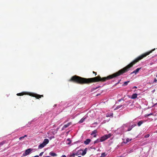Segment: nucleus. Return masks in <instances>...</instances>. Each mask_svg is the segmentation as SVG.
I'll return each instance as SVG.
<instances>
[{"label": "nucleus", "mask_w": 157, "mask_h": 157, "mask_svg": "<svg viewBox=\"0 0 157 157\" xmlns=\"http://www.w3.org/2000/svg\"><path fill=\"white\" fill-rule=\"evenodd\" d=\"M155 50V48L152 50L139 56L126 67L120 69L118 71L109 75L106 77L101 78L100 76H98L94 78H87L75 75L72 77L71 79L69 80V81L82 85L88 84L92 82H104L107 80L116 78L129 71L130 68L132 67L135 63L144 57L149 54Z\"/></svg>", "instance_id": "obj_1"}, {"label": "nucleus", "mask_w": 157, "mask_h": 157, "mask_svg": "<svg viewBox=\"0 0 157 157\" xmlns=\"http://www.w3.org/2000/svg\"><path fill=\"white\" fill-rule=\"evenodd\" d=\"M87 150V148H85L84 150L81 149L76 152L71 153L69 155V156L71 157H74L75 155H78L80 154H81L82 155H84L86 154Z\"/></svg>", "instance_id": "obj_2"}, {"label": "nucleus", "mask_w": 157, "mask_h": 157, "mask_svg": "<svg viewBox=\"0 0 157 157\" xmlns=\"http://www.w3.org/2000/svg\"><path fill=\"white\" fill-rule=\"evenodd\" d=\"M29 95L30 96H32L33 97H35L37 99H39L41 97H43V95H40L33 93H30L29 94Z\"/></svg>", "instance_id": "obj_3"}, {"label": "nucleus", "mask_w": 157, "mask_h": 157, "mask_svg": "<svg viewBox=\"0 0 157 157\" xmlns=\"http://www.w3.org/2000/svg\"><path fill=\"white\" fill-rule=\"evenodd\" d=\"M111 136V135L110 134L105 135L104 136L101 137L100 138L101 141V142L104 141L106 140H107V139H108V138L110 137Z\"/></svg>", "instance_id": "obj_4"}, {"label": "nucleus", "mask_w": 157, "mask_h": 157, "mask_svg": "<svg viewBox=\"0 0 157 157\" xmlns=\"http://www.w3.org/2000/svg\"><path fill=\"white\" fill-rule=\"evenodd\" d=\"M32 151V149L31 148H29L26 150L25 152L23 154V156H25L29 155Z\"/></svg>", "instance_id": "obj_5"}, {"label": "nucleus", "mask_w": 157, "mask_h": 157, "mask_svg": "<svg viewBox=\"0 0 157 157\" xmlns=\"http://www.w3.org/2000/svg\"><path fill=\"white\" fill-rule=\"evenodd\" d=\"M97 130H95L92 132V133L91 134V135H93V137H95L97 136V135L96 134V133H97Z\"/></svg>", "instance_id": "obj_6"}, {"label": "nucleus", "mask_w": 157, "mask_h": 157, "mask_svg": "<svg viewBox=\"0 0 157 157\" xmlns=\"http://www.w3.org/2000/svg\"><path fill=\"white\" fill-rule=\"evenodd\" d=\"M72 124L71 122H70L68 123L67 124H65L64 125L63 128H62V130L64 129L65 128H67V127H69L70 125Z\"/></svg>", "instance_id": "obj_7"}, {"label": "nucleus", "mask_w": 157, "mask_h": 157, "mask_svg": "<svg viewBox=\"0 0 157 157\" xmlns=\"http://www.w3.org/2000/svg\"><path fill=\"white\" fill-rule=\"evenodd\" d=\"M140 69L141 68H138L136 69L135 70L131 72L130 73V75H132L133 74H136Z\"/></svg>", "instance_id": "obj_8"}, {"label": "nucleus", "mask_w": 157, "mask_h": 157, "mask_svg": "<svg viewBox=\"0 0 157 157\" xmlns=\"http://www.w3.org/2000/svg\"><path fill=\"white\" fill-rule=\"evenodd\" d=\"M49 142V140L47 139H44L43 142V143L44 144H45V145H46Z\"/></svg>", "instance_id": "obj_9"}, {"label": "nucleus", "mask_w": 157, "mask_h": 157, "mask_svg": "<svg viewBox=\"0 0 157 157\" xmlns=\"http://www.w3.org/2000/svg\"><path fill=\"white\" fill-rule=\"evenodd\" d=\"M91 141V140L89 139H86L85 141L84 142V143L85 144H88Z\"/></svg>", "instance_id": "obj_10"}, {"label": "nucleus", "mask_w": 157, "mask_h": 157, "mask_svg": "<svg viewBox=\"0 0 157 157\" xmlns=\"http://www.w3.org/2000/svg\"><path fill=\"white\" fill-rule=\"evenodd\" d=\"M137 95L136 94H133L131 97L132 99H134L137 98Z\"/></svg>", "instance_id": "obj_11"}, {"label": "nucleus", "mask_w": 157, "mask_h": 157, "mask_svg": "<svg viewBox=\"0 0 157 157\" xmlns=\"http://www.w3.org/2000/svg\"><path fill=\"white\" fill-rule=\"evenodd\" d=\"M86 117H83L81 120L79 121L78 123L80 124L83 123L86 119Z\"/></svg>", "instance_id": "obj_12"}, {"label": "nucleus", "mask_w": 157, "mask_h": 157, "mask_svg": "<svg viewBox=\"0 0 157 157\" xmlns=\"http://www.w3.org/2000/svg\"><path fill=\"white\" fill-rule=\"evenodd\" d=\"M144 121L143 120H141L139 121V122L137 123V125L138 126H140L142 124Z\"/></svg>", "instance_id": "obj_13"}, {"label": "nucleus", "mask_w": 157, "mask_h": 157, "mask_svg": "<svg viewBox=\"0 0 157 157\" xmlns=\"http://www.w3.org/2000/svg\"><path fill=\"white\" fill-rule=\"evenodd\" d=\"M45 146V144H43V143H42V144H41L39 145L38 148L41 149L44 147Z\"/></svg>", "instance_id": "obj_14"}, {"label": "nucleus", "mask_w": 157, "mask_h": 157, "mask_svg": "<svg viewBox=\"0 0 157 157\" xmlns=\"http://www.w3.org/2000/svg\"><path fill=\"white\" fill-rule=\"evenodd\" d=\"M49 154L52 156H56L57 155L56 153H53L52 152H50L49 153Z\"/></svg>", "instance_id": "obj_15"}, {"label": "nucleus", "mask_w": 157, "mask_h": 157, "mask_svg": "<svg viewBox=\"0 0 157 157\" xmlns=\"http://www.w3.org/2000/svg\"><path fill=\"white\" fill-rule=\"evenodd\" d=\"M26 94L25 92H23L22 93H18L17 94V95L18 96H21Z\"/></svg>", "instance_id": "obj_16"}, {"label": "nucleus", "mask_w": 157, "mask_h": 157, "mask_svg": "<svg viewBox=\"0 0 157 157\" xmlns=\"http://www.w3.org/2000/svg\"><path fill=\"white\" fill-rule=\"evenodd\" d=\"M101 142V140H100V139H97V140H95V141H94V144H95L96 143H99L100 142Z\"/></svg>", "instance_id": "obj_17"}, {"label": "nucleus", "mask_w": 157, "mask_h": 157, "mask_svg": "<svg viewBox=\"0 0 157 157\" xmlns=\"http://www.w3.org/2000/svg\"><path fill=\"white\" fill-rule=\"evenodd\" d=\"M131 140H132V139H129V138H127V139L126 140V141L124 142V143L126 144L128 142H129V141H131Z\"/></svg>", "instance_id": "obj_18"}, {"label": "nucleus", "mask_w": 157, "mask_h": 157, "mask_svg": "<svg viewBox=\"0 0 157 157\" xmlns=\"http://www.w3.org/2000/svg\"><path fill=\"white\" fill-rule=\"evenodd\" d=\"M129 82H130V81H127L126 82H124V84L123 85V86H126L127 85L128 83H129Z\"/></svg>", "instance_id": "obj_19"}, {"label": "nucleus", "mask_w": 157, "mask_h": 157, "mask_svg": "<svg viewBox=\"0 0 157 157\" xmlns=\"http://www.w3.org/2000/svg\"><path fill=\"white\" fill-rule=\"evenodd\" d=\"M106 155V154L105 152L102 153L101 154V157H105Z\"/></svg>", "instance_id": "obj_20"}, {"label": "nucleus", "mask_w": 157, "mask_h": 157, "mask_svg": "<svg viewBox=\"0 0 157 157\" xmlns=\"http://www.w3.org/2000/svg\"><path fill=\"white\" fill-rule=\"evenodd\" d=\"M132 128L131 126H130L128 128V129L126 131H130L131 130Z\"/></svg>", "instance_id": "obj_21"}, {"label": "nucleus", "mask_w": 157, "mask_h": 157, "mask_svg": "<svg viewBox=\"0 0 157 157\" xmlns=\"http://www.w3.org/2000/svg\"><path fill=\"white\" fill-rule=\"evenodd\" d=\"M5 143V141H2L0 143V146L3 145Z\"/></svg>", "instance_id": "obj_22"}, {"label": "nucleus", "mask_w": 157, "mask_h": 157, "mask_svg": "<svg viewBox=\"0 0 157 157\" xmlns=\"http://www.w3.org/2000/svg\"><path fill=\"white\" fill-rule=\"evenodd\" d=\"M122 105H119L118 106H117L115 109V110L116 109H117L119 108H121V107H122Z\"/></svg>", "instance_id": "obj_23"}, {"label": "nucleus", "mask_w": 157, "mask_h": 157, "mask_svg": "<svg viewBox=\"0 0 157 157\" xmlns=\"http://www.w3.org/2000/svg\"><path fill=\"white\" fill-rule=\"evenodd\" d=\"M153 115V114L152 113H150V114H146L145 115V117H148L150 115Z\"/></svg>", "instance_id": "obj_24"}, {"label": "nucleus", "mask_w": 157, "mask_h": 157, "mask_svg": "<svg viewBox=\"0 0 157 157\" xmlns=\"http://www.w3.org/2000/svg\"><path fill=\"white\" fill-rule=\"evenodd\" d=\"M136 126V124H132V125L131 126L133 128L134 127Z\"/></svg>", "instance_id": "obj_25"}, {"label": "nucleus", "mask_w": 157, "mask_h": 157, "mask_svg": "<svg viewBox=\"0 0 157 157\" xmlns=\"http://www.w3.org/2000/svg\"><path fill=\"white\" fill-rule=\"evenodd\" d=\"M150 136V135L149 134H147L144 137L147 138L148 137Z\"/></svg>", "instance_id": "obj_26"}, {"label": "nucleus", "mask_w": 157, "mask_h": 157, "mask_svg": "<svg viewBox=\"0 0 157 157\" xmlns=\"http://www.w3.org/2000/svg\"><path fill=\"white\" fill-rule=\"evenodd\" d=\"M157 81V80L156 78H155L153 81V82L156 83V82Z\"/></svg>", "instance_id": "obj_27"}, {"label": "nucleus", "mask_w": 157, "mask_h": 157, "mask_svg": "<svg viewBox=\"0 0 157 157\" xmlns=\"http://www.w3.org/2000/svg\"><path fill=\"white\" fill-rule=\"evenodd\" d=\"M43 153H44V152H41V153L40 154H39V156H42V155H43Z\"/></svg>", "instance_id": "obj_28"}, {"label": "nucleus", "mask_w": 157, "mask_h": 157, "mask_svg": "<svg viewBox=\"0 0 157 157\" xmlns=\"http://www.w3.org/2000/svg\"><path fill=\"white\" fill-rule=\"evenodd\" d=\"M24 138V136L21 137L19 138V140H21L22 139H23Z\"/></svg>", "instance_id": "obj_29"}, {"label": "nucleus", "mask_w": 157, "mask_h": 157, "mask_svg": "<svg viewBox=\"0 0 157 157\" xmlns=\"http://www.w3.org/2000/svg\"><path fill=\"white\" fill-rule=\"evenodd\" d=\"M93 73H94V74H95V76H96V75H97V73L95 72H94V71H93Z\"/></svg>", "instance_id": "obj_30"}, {"label": "nucleus", "mask_w": 157, "mask_h": 157, "mask_svg": "<svg viewBox=\"0 0 157 157\" xmlns=\"http://www.w3.org/2000/svg\"><path fill=\"white\" fill-rule=\"evenodd\" d=\"M62 157H66V156L65 155H63Z\"/></svg>", "instance_id": "obj_31"}, {"label": "nucleus", "mask_w": 157, "mask_h": 157, "mask_svg": "<svg viewBox=\"0 0 157 157\" xmlns=\"http://www.w3.org/2000/svg\"><path fill=\"white\" fill-rule=\"evenodd\" d=\"M137 87L136 86H134L133 87V88H137Z\"/></svg>", "instance_id": "obj_32"}, {"label": "nucleus", "mask_w": 157, "mask_h": 157, "mask_svg": "<svg viewBox=\"0 0 157 157\" xmlns=\"http://www.w3.org/2000/svg\"><path fill=\"white\" fill-rule=\"evenodd\" d=\"M24 136V138L25 137H26L27 136V135H25V136Z\"/></svg>", "instance_id": "obj_33"}, {"label": "nucleus", "mask_w": 157, "mask_h": 157, "mask_svg": "<svg viewBox=\"0 0 157 157\" xmlns=\"http://www.w3.org/2000/svg\"><path fill=\"white\" fill-rule=\"evenodd\" d=\"M123 126H125V127H127V125H126V124H124Z\"/></svg>", "instance_id": "obj_34"}, {"label": "nucleus", "mask_w": 157, "mask_h": 157, "mask_svg": "<svg viewBox=\"0 0 157 157\" xmlns=\"http://www.w3.org/2000/svg\"><path fill=\"white\" fill-rule=\"evenodd\" d=\"M33 157H39V156L38 155H36V156H34Z\"/></svg>", "instance_id": "obj_35"}, {"label": "nucleus", "mask_w": 157, "mask_h": 157, "mask_svg": "<svg viewBox=\"0 0 157 157\" xmlns=\"http://www.w3.org/2000/svg\"><path fill=\"white\" fill-rule=\"evenodd\" d=\"M113 114L112 113V114H111V115L110 116H113Z\"/></svg>", "instance_id": "obj_36"}, {"label": "nucleus", "mask_w": 157, "mask_h": 157, "mask_svg": "<svg viewBox=\"0 0 157 157\" xmlns=\"http://www.w3.org/2000/svg\"><path fill=\"white\" fill-rule=\"evenodd\" d=\"M45 157H50V156H45Z\"/></svg>", "instance_id": "obj_37"}, {"label": "nucleus", "mask_w": 157, "mask_h": 157, "mask_svg": "<svg viewBox=\"0 0 157 157\" xmlns=\"http://www.w3.org/2000/svg\"><path fill=\"white\" fill-rule=\"evenodd\" d=\"M121 99H120V100H119V101H121Z\"/></svg>", "instance_id": "obj_38"}, {"label": "nucleus", "mask_w": 157, "mask_h": 157, "mask_svg": "<svg viewBox=\"0 0 157 157\" xmlns=\"http://www.w3.org/2000/svg\"><path fill=\"white\" fill-rule=\"evenodd\" d=\"M67 140H69V141H70V140L69 139H67Z\"/></svg>", "instance_id": "obj_39"}, {"label": "nucleus", "mask_w": 157, "mask_h": 157, "mask_svg": "<svg viewBox=\"0 0 157 157\" xmlns=\"http://www.w3.org/2000/svg\"><path fill=\"white\" fill-rule=\"evenodd\" d=\"M78 157H82L81 156H78Z\"/></svg>", "instance_id": "obj_40"}, {"label": "nucleus", "mask_w": 157, "mask_h": 157, "mask_svg": "<svg viewBox=\"0 0 157 157\" xmlns=\"http://www.w3.org/2000/svg\"><path fill=\"white\" fill-rule=\"evenodd\" d=\"M67 121H65L64 122V123H65V122H67Z\"/></svg>", "instance_id": "obj_41"}, {"label": "nucleus", "mask_w": 157, "mask_h": 157, "mask_svg": "<svg viewBox=\"0 0 157 157\" xmlns=\"http://www.w3.org/2000/svg\"><path fill=\"white\" fill-rule=\"evenodd\" d=\"M107 116V117H109V116H110L108 115V116Z\"/></svg>", "instance_id": "obj_42"}, {"label": "nucleus", "mask_w": 157, "mask_h": 157, "mask_svg": "<svg viewBox=\"0 0 157 157\" xmlns=\"http://www.w3.org/2000/svg\"><path fill=\"white\" fill-rule=\"evenodd\" d=\"M98 87L96 88V89H97V88H98Z\"/></svg>", "instance_id": "obj_43"}]
</instances>
